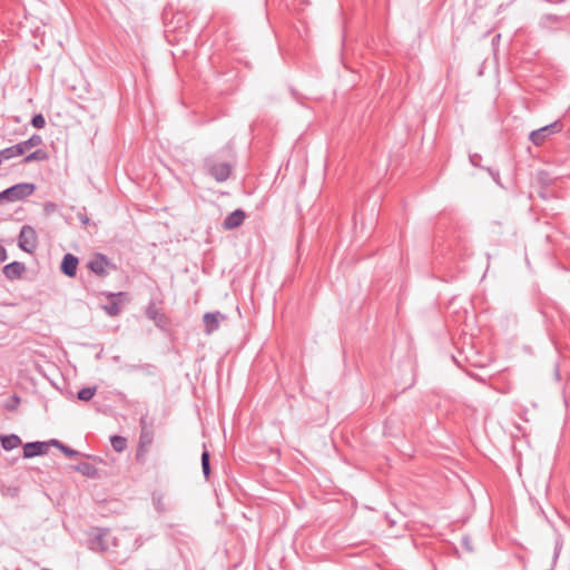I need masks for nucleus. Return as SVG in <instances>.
Masks as SVG:
<instances>
[{
    "label": "nucleus",
    "mask_w": 570,
    "mask_h": 570,
    "mask_svg": "<svg viewBox=\"0 0 570 570\" xmlns=\"http://www.w3.org/2000/svg\"><path fill=\"white\" fill-rule=\"evenodd\" d=\"M204 166L208 174L218 183L226 181L232 174V165L227 161H218L215 155L206 157Z\"/></svg>",
    "instance_id": "nucleus-1"
},
{
    "label": "nucleus",
    "mask_w": 570,
    "mask_h": 570,
    "mask_svg": "<svg viewBox=\"0 0 570 570\" xmlns=\"http://www.w3.org/2000/svg\"><path fill=\"white\" fill-rule=\"evenodd\" d=\"M36 190V185L32 183L16 184L0 193V204L3 202H18L32 195Z\"/></svg>",
    "instance_id": "nucleus-2"
},
{
    "label": "nucleus",
    "mask_w": 570,
    "mask_h": 570,
    "mask_svg": "<svg viewBox=\"0 0 570 570\" xmlns=\"http://www.w3.org/2000/svg\"><path fill=\"white\" fill-rule=\"evenodd\" d=\"M107 298L108 303L104 304L101 307L109 316L119 315L121 306L129 301L128 294L125 292L107 293Z\"/></svg>",
    "instance_id": "nucleus-3"
},
{
    "label": "nucleus",
    "mask_w": 570,
    "mask_h": 570,
    "mask_svg": "<svg viewBox=\"0 0 570 570\" xmlns=\"http://www.w3.org/2000/svg\"><path fill=\"white\" fill-rule=\"evenodd\" d=\"M37 245L38 239L36 230L29 225L22 226L18 237V246L23 252L31 254L37 248Z\"/></svg>",
    "instance_id": "nucleus-4"
},
{
    "label": "nucleus",
    "mask_w": 570,
    "mask_h": 570,
    "mask_svg": "<svg viewBox=\"0 0 570 570\" xmlns=\"http://www.w3.org/2000/svg\"><path fill=\"white\" fill-rule=\"evenodd\" d=\"M561 128V122L554 121L550 125L543 126L537 130L531 131L529 135V139L533 145L541 146L549 136L560 131Z\"/></svg>",
    "instance_id": "nucleus-5"
},
{
    "label": "nucleus",
    "mask_w": 570,
    "mask_h": 570,
    "mask_svg": "<svg viewBox=\"0 0 570 570\" xmlns=\"http://www.w3.org/2000/svg\"><path fill=\"white\" fill-rule=\"evenodd\" d=\"M88 268L100 277L108 275V268L115 267L104 254H95V256L88 262Z\"/></svg>",
    "instance_id": "nucleus-6"
},
{
    "label": "nucleus",
    "mask_w": 570,
    "mask_h": 570,
    "mask_svg": "<svg viewBox=\"0 0 570 570\" xmlns=\"http://www.w3.org/2000/svg\"><path fill=\"white\" fill-rule=\"evenodd\" d=\"M50 445H51V440L49 442H43V441L28 442L23 445V458L31 459L35 456L45 455L49 451Z\"/></svg>",
    "instance_id": "nucleus-7"
},
{
    "label": "nucleus",
    "mask_w": 570,
    "mask_h": 570,
    "mask_svg": "<svg viewBox=\"0 0 570 570\" xmlns=\"http://www.w3.org/2000/svg\"><path fill=\"white\" fill-rule=\"evenodd\" d=\"M109 530L107 529H99L96 533H94L90 537V549L94 551H106L108 550V537H109Z\"/></svg>",
    "instance_id": "nucleus-8"
},
{
    "label": "nucleus",
    "mask_w": 570,
    "mask_h": 570,
    "mask_svg": "<svg viewBox=\"0 0 570 570\" xmlns=\"http://www.w3.org/2000/svg\"><path fill=\"white\" fill-rule=\"evenodd\" d=\"M225 320L226 315L222 314L220 312L206 313L203 316L205 333L212 334L213 332L217 331L219 323Z\"/></svg>",
    "instance_id": "nucleus-9"
},
{
    "label": "nucleus",
    "mask_w": 570,
    "mask_h": 570,
    "mask_svg": "<svg viewBox=\"0 0 570 570\" xmlns=\"http://www.w3.org/2000/svg\"><path fill=\"white\" fill-rule=\"evenodd\" d=\"M245 212L243 209H235L226 216L223 222V227L226 230H232L239 227L245 220Z\"/></svg>",
    "instance_id": "nucleus-10"
},
{
    "label": "nucleus",
    "mask_w": 570,
    "mask_h": 570,
    "mask_svg": "<svg viewBox=\"0 0 570 570\" xmlns=\"http://www.w3.org/2000/svg\"><path fill=\"white\" fill-rule=\"evenodd\" d=\"M4 276L9 281H16L22 277L26 272V265L21 262H12L7 264L2 269Z\"/></svg>",
    "instance_id": "nucleus-11"
},
{
    "label": "nucleus",
    "mask_w": 570,
    "mask_h": 570,
    "mask_svg": "<svg viewBox=\"0 0 570 570\" xmlns=\"http://www.w3.org/2000/svg\"><path fill=\"white\" fill-rule=\"evenodd\" d=\"M78 263L79 261L75 255L66 254L62 258L60 269L66 276L73 277L77 274Z\"/></svg>",
    "instance_id": "nucleus-12"
},
{
    "label": "nucleus",
    "mask_w": 570,
    "mask_h": 570,
    "mask_svg": "<svg viewBox=\"0 0 570 570\" xmlns=\"http://www.w3.org/2000/svg\"><path fill=\"white\" fill-rule=\"evenodd\" d=\"M51 445L59 449L66 456L75 458V456H86L92 458L91 455L82 454L79 451L71 449L59 440L51 439Z\"/></svg>",
    "instance_id": "nucleus-13"
},
{
    "label": "nucleus",
    "mask_w": 570,
    "mask_h": 570,
    "mask_svg": "<svg viewBox=\"0 0 570 570\" xmlns=\"http://www.w3.org/2000/svg\"><path fill=\"white\" fill-rule=\"evenodd\" d=\"M73 470L87 478L94 479L98 476V469L88 462H80L77 465H73Z\"/></svg>",
    "instance_id": "nucleus-14"
},
{
    "label": "nucleus",
    "mask_w": 570,
    "mask_h": 570,
    "mask_svg": "<svg viewBox=\"0 0 570 570\" xmlns=\"http://www.w3.org/2000/svg\"><path fill=\"white\" fill-rule=\"evenodd\" d=\"M0 442L6 451H11L21 444V439L16 434H8L2 435Z\"/></svg>",
    "instance_id": "nucleus-15"
},
{
    "label": "nucleus",
    "mask_w": 570,
    "mask_h": 570,
    "mask_svg": "<svg viewBox=\"0 0 570 570\" xmlns=\"http://www.w3.org/2000/svg\"><path fill=\"white\" fill-rule=\"evenodd\" d=\"M154 433L151 428H145V430L140 431L139 435V448L149 446L153 443Z\"/></svg>",
    "instance_id": "nucleus-16"
},
{
    "label": "nucleus",
    "mask_w": 570,
    "mask_h": 570,
    "mask_svg": "<svg viewBox=\"0 0 570 570\" xmlns=\"http://www.w3.org/2000/svg\"><path fill=\"white\" fill-rule=\"evenodd\" d=\"M96 391H97L96 386L82 387L80 391H78L77 397L80 401L88 402L94 397V395L96 394Z\"/></svg>",
    "instance_id": "nucleus-17"
},
{
    "label": "nucleus",
    "mask_w": 570,
    "mask_h": 570,
    "mask_svg": "<svg viewBox=\"0 0 570 570\" xmlns=\"http://www.w3.org/2000/svg\"><path fill=\"white\" fill-rule=\"evenodd\" d=\"M110 443L116 452H122L127 446V440L120 435H112L110 438Z\"/></svg>",
    "instance_id": "nucleus-18"
},
{
    "label": "nucleus",
    "mask_w": 570,
    "mask_h": 570,
    "mask_svg": "<svg viewBox=\"0 0 570 570\" xmlns=\"http://www.w3.org/2000/svg\"><path fill=\"white\" fill-rule=\"evenodd\" d=\"M209 459H210L209 452L206 449H204V451L202 453V470H203V474L206 480H208L209 475H210Z\"/></svg>",
    "instance_id": "nucleus-19"
},
{
    "label": "nucleus",
    "mask_w": 570,
    "mask_h": 570,
    "mask_svg": "<svg viewBox=\"0 0 570 570\" xmlns=\"http://www.w3.org/2000/svg\"><path fill=\"white\" fill-rule=\"evenodd\" d=\"M46 158H47V154L42 149H37L36 151L27 155L23 158V163L28 164L31 161H41V160H45Z\"/></svg>",
    "instance_id": "nucleus-20"
},
{
    "label": "nucleus",
    "mask_w": 570,
    "mask_h": 570,
    "mask_svg": "<svg viewBox=\"0 0 570 570\" xmlns=\"http://www.w3.org/2000/svg\"><path fill=\"white\" fill-rule=\"evenodd\" d=\"M146 314H147L148 318L155 321V323L157 325H159V322L163 318V315L160 314L159 309L154 304H150L148 306Z\"/></svg>",
    "instance_id": "nucleus-21"
},
{
    "label": "nucleus",
    "mask_w": 570,
    "mask_h": 570,
    "mask_svg": "<svg viewBox=\"0 0 570 570\" xmlns=\"http://www.w3.org/2000/svg\"><path fill=\"white\" fill-rule=\"evenodd\" d=\"M151 367L153 366L150 364H138V365L128 364V365L124 366V368L127 372L142 371V372H146L148 374L150 373Z\"/></svg>",
    "instance_id": "nucleus-22"
},
{
    "label": "nucleus",
    "mask_w": 570,
    "mask_h": 570,
    "mask_svg": "<svg viewBox=\"0 0 570 570\" xmlns=\"http://www.w3.org/2000/svg\"><path fill=\"white\" fill-rule=\"evenodd\" d=\"M42 142V139L39 135H32L29 139L22 141L23 146L27 149H30L32 147H36Z\"/></svg>",
    "instance_id": "nucleus-23"
},
{
    "label": "nucleus",
    "mask_w": 570,
    "mask_h": 570,
    "mask_svg": "<svg viewBox=\"0 0 570 570\" xmlns=\"http://www.w3.org/2000/svg\"><path fill=\"white\" fill-rule=\"evenodd\" d=\"M31 125L35 127V128H38V129H41L45 127L46 125V119L45 117L42 116V114H36L32 116L31 118Z\"/></svg>",
    "instance_id": "nucleus-24"
},
{
    "label": "nucleus",
    "mask_w": 570,
    "mask_h": 570,
    "mask_svg": "<svg viewBox=\"0 0 570 570\" xmlns=\"http://www.w3.org/2000/svg\"><path fill=\"white\" fill-rule=\"evenodd\" d=\"M562 546H563V540H562L561 535L558 534L556 538V541H554L553 562H556L557 559L559 558Z\"/></svg>",
    "instance_id": "nucleus-25"
},
{
    "label": "nucleus",
    "mask_w": 570,
    "mask_h": 570,
    "mask_svg": "<svg viewBox=\"0 0 570 570\" xmlns=\"http://www.w3.org/2000/svg\"><path fill=\"white\" fill-rule=\"evenodd\" d=\"M13 157H16V156L13 154V150H12L11 146L0 150V161L1 163L4 161V160H9V159H11Z\"/></svg>",
    "instance_id": "nucleus-26"
},
{
    "label": "nucleus",
    "mask_w": 570,
    "mask_h": 570,
    "mask_svg": "<svg viewBox=\"0 0 570 570\" xmlns=\"http://www.w3.org/2000/svg\"><path fill=\"white\" fill-rule=\"evenodd\" d=\"M16 157L21 156L28 150L22 142L11 146Z\"/></svg>",
    "instance_id": "nucleus-27"
},
{
    "label": "nucleus",
    "mask_w": 570,
    "mask_h": 570,
    "mask_svg": "<svg viewBox=\"0 0 570 570\" xmlns=\"http://www.w3.org/2000/svg\"><path fill=\"white\" fill-rule=\"evenodd\" d=\"M481 156L479 154L470 155V161L473 166H480Z\"/></svg>",
    "instance_id": "nucleus-28"
},
{
    "label": "nucleus",
    "mask_w": 570,
    "mask_h": 570,
    "mask_svg": "<svg viewBox=\"0 0 570 570\" xmlns=\"http://www.w3.org/2000/svg\"><path fill=\"white\" fill-rule=\"evenodd\" d=\"M462 546L468 550V551H472L473 548H472V544H471V539L468 538V537H463L462 538Z\"/></svg>",
    "instance_id": "nucleus-29"
},
{
    "label": "nucleus",
    "mask_w": 570,
    "mask_h": 570,
    "mask_svg": "<svg viewBox=\"0 0 570 570\" xmlns=\"http://www.w3.org/2000/svg\"><path fill=\"white\" fill-rule=\"evenodd\" d=\"M489 171V174L491 175V177L493 178V180L500 185V174L498 170H492L490 168L487 169Z\"/></svg>",
    "instance_id": "nucleus-30"
},
{
    "label": "nucleus",
    "mask_w": 570,
    "mask_h": 570,
    "mask_svg": "<svg viewBox=\"0 0 570 570\" xmlns=\"http://www.w3.org/2000/svg\"><path fill=\"white\" fill-rule=\"evenodd\" d=\"M139 423H140V429L141 430H145V428H150L149 426V423H148V416L147 415H142L139 420Z\"/></svg>",
    "instance_id": "nucleus-31"
},
{
    "label": "nucleus",
    "mask_w": 570,
    "mask_h": 570,
    "mask_svg": "<svg viewBox=\"0 0 570 570\" xmlns=\"http://www.w3.org/2000/svg\"><path fill=\"white\" fill-rule=\"evenodd\" d=\"M7 249L2 245H0V263H3L4 261H7Z\"/></svg>",
    "instance_id": "nucleus-32"
},
{
    "label": "nucleus",
    "mask_w": 570,
    "mask_h": 570,
    "mask_svg": "<svg viewBox=\"0 0 570 570\" xmlns=\"http://www.w3.org/2000/svg\"><path fill=\"white\" fill-rule=\"evenodd\" d=\"M79 219L85 225L89 223V218L87 216L79 215Z\"/></svg>",
    "instance_id": "nucleus-33"
},
{
    "label": "nucleus",
    "mask_w": 570,
    "mask_h": 570,
    "mask_svg": "<svg viewBox=\"0 0 570 570\" xmlns=\"http://www.w3.org/2000/svg\"><path fill=\"white\" fill-rule=\"evenodd\" d=\"M16 402H19V397L17 395L13 396Z\"/></svg>",
    "instance_id": "nucleus-34"
}]
</instances>
